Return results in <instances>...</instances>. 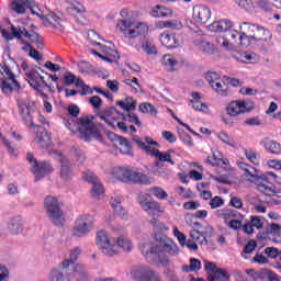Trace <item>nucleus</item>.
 <instances>
[{"label": "nucleus", "mask_w": 281, "mask_h": 281, "mask_svg": "<svg viewBox=\"0 0 281 281\" xmlns=\"http://www.w3.org/2000/svg\"><path fill=\"white\" fill-rule=\"evenodd\" d=\"M154 240L158 244L145 241L139 246L140 254L151 265L168 267V265H170V258L168 256L177 258V256L181 254V249L177 243L166 235H161L159 233L155 234Z\"/></svg>", "instance_id": "obj_1"}, {"label": "nucleus", "mask_w": 281, "mask_h": 281, "mask_svg": "<svg viewBox=\"0 0 281 281\" xmlns=\"http://www.w3.org/2000/svg\"><path fill=\"white\" fill-rule=\"evenodd\" d=\"M239 168L245 172L244 176L248 178V181L257 186L258 192L266 194V196L276 195V184H273V181H280L278 175L273 173V171L260 173L258 169L246 162H240Z\"/></svg>", "instance_id": "obj_2"}, {"label": "nucleus", "mask_w": 281, "mask_h": 281, "mask_svg": "<svg viewBox=\"0 0 281 281\" xmlns=\"http://www.w3.org/2000/svg\"><path fill=\"white\" fill-rule=\"evenodd\" d=\"M120 14L121 19L116 22V30L123 34L124 38L133 41L148 34V24L133 21L128 9H123Z\"/></svg>", "instance_id": "obj_3"}, {"label": "nucleus", "mask_w": 281, "mask_h": 281, "mask_svg": "<svg viewBox=\"0 0 281 281\" xmlns=\"http://www.w3.org/2000/svg\"><path fill=\"white\" fill-rule=\"evenodd\" d=\"M66 127L71 133H78V137L83 142H91V139H97L98 142H102V134L100 130L95 127L93 121L89 119V116H81L75 121H67Z\"/></svg>", "instance_id": "obj_4"}, {"label": "nucleus", "mask_w": 281, "mask_h": 281, "mask_svg": "<svg viewBox=\"0 0 281 281\" xmlns=\"http://www.w3.org/2000/svg\"><path fill=\"white\" fill-rule=\"evenodd\" d=\"M133 142H135L136 146H138L140 150H145L147 155H151V157H155L157 161L167 162V164H170L171 166H175L172 156L170 155L172 150L160 151L159 149L153 147V146H159V143H157V140H153V138L150 137H145V142H144L142 140V138H139V136H135L133 137Z\"/></svg>", "instance_id": "obj_5"}, {"label": "nucleus", "mask_w": 281, "mask_h": 281, "mask_svg": "<svg viewBox=\"0 0 281 281\" xmlns=\"http://www.w3.org/2000/svg\"><path fill=\"white\" fill-rule=\"evenodd\" d=\"M94 225L95 216H93V214L83 213L76 218L70 231V236H72V238H85L93 232Z\"/></svg>", "instance_id": "obj_6"}, {"label": "nucleus", "mask_w": 281, "mask_h": 281, "mask_svg": "<svg viewBox=\"0 0 281 281\" xmlns=\"http://www.w3.org/2000/svg\"><path fill=\"white\" fill-rule=\"evenodd\" d=\"M112 177L125 183H139L140 186H150L153 183L146 175L135 172L126 167H115L112 171Z\"/></svg>", "instance_id": "obj_7"}, {"label": "nucleus", "mask_w": 281, "mask_h": 281, "mask_svg": "<svg viewBox=\"0 0 281 281\" xmlns=\"http://www.w3.org/2000/svg\"><path fill=\"white\" fill-rule=\"evenodd\" d=\"M97 247H99L101 254L106 256V258H115V256H120V249L117 248V244L115 241V237H111L109 232L101 229L97 233Z\"/></svg>", "instance_id": "obj_8"}, {"label": "nucleus", "mask_w": 281, "mask_h": 281, "mask_svg": "<svg viewBox=\"0 0 281 281\" xmlns=\"http://www.w3.org/2000/svg\"><path fill=\"white\" fill-rule=\"evenodd\" d=\"M44 207L52 223L55 224L56 227H63L65 223V213L60 209L63 207V201L58 200L56 196H47L44 200Z\"/></svg>", "instance_id": "obj_9"}, {"label": "nucleus", "mask_w": 281, "mask_h": 281, "mask_svg": "<svg viewBox=\"0 0 281 281\" xmlns=\"http://www.w3.org/2000/svg\"><path fill=\"white\" fill-rule=\"evenodd\" d=\"M18 109L19 115L25 126H30V128H36V124H34V101L30 99V97L22 98L18 100Z\"/></svg>", "instance_id": "obj_10"}, {"label": "nucleus", "mask_w": 281, "mask_h": 281, "mask_svg": "<svg viewBox=\"0 0 281 281\" xmlns=\"http://www.w3.org/2000/svg\"><path fill=\"white\" fill-rule=\"evenodd\" d=\"M26 160L31 166V172H33L35 177V181H41L43 177H47V175H52L54 172V167L50 166L47 161L38 162L32 153L26 154Z\"/></svg>", "instance_id": "obj_11"}, {"label": "nucleus", "mask_w": 281, "mask_h": 281, "mask_svg": "<svg viewBox=\"0 0 281 281\" xmlns=\"http://www.w3.org/2000/svg\"><path fill=\"white\" fill-rule=\"evenodd\" d=\"M130 276L134 281H162L161 274L146 266H135L130 270Z\"/></svg>", "instance_id": "obj_12"}, {"label": "nucleus", "mask_w": 281, "mask_h": 281, "mask_svg": "<svg viewBox=\"0 0 281 281\" xmlns=\"http://www.w3.org/2000/svg\"><path fill=\"white\" fill-rule=\"evenodd\" d=\"M149 196L150 195L148 193H140L138 195V203L142 210H144V212L155 221V218L159 217V214H164L165 209L159 204V202L150 201Z\"/></svg>", "instance_id": "obj_13"}, {"label": "nucleus", "mask_w": 281, "mask_h": 281, "mask_svg": "<svg viewBox=\"0 0 281 281\" xmlns=\"http://www.w3.org/2000/svg\"><path fill=\"white\" fill-rule=\"evenodd\" d=\"M204 78L207 80L210 87L214 89L217 95H222L223 98H227L229 95V88L225 81L221 80V75L216 71H207L204 75Z\"/></svg>", "instance_id": "obj_14"}, {"label": "nucleus", "mask_w": 281, "mask_h": 281, "mask_svg": "<svg viewBox=\"0 0 281 281\" xmlns=\"http://www.w3.org/2000/svg\"><path fill=\"white\" fill-rule=\"evenodd\" d=\"M95 45L99 48H90V54H92L93 56H98L99 58H101V60H104L105 63H117V59L120 58V53H117V50L111 48V46L102 45L100 43H95Z\"/></svg>", "instance_id": "obj_15"}, {"label": "nucleus", "mask_w": 281, "mask_h": 281, "mask_svg": "<svg viewBox=\"0 0 281 281\" xmlns=\"http://www.w3.org/2000/svg\"><path fill=\"white\" fill-rule=\"evenodd\" d=\"M50 155L61 164L59 172L60 179L66 182L71 181V179H74V170L71 169V162H69V159L56 149L50 150Z\"/></svg>", "instance_id": "obj_16"}, {"label": "nucleus", "mask_w": 281, "mask_h": 281, "mask_svg": "<svg viewBox=\"0 0 281 281\" xmlns=\"http://www.w3.org/2000/svg\"><path fill=\"white\" fill-rule=\"evenodd\" d=\"M25 8H29L31 10V13L35 16H43V13H41V9H38V5H36V2L34 0H14L11 2V10L13 12H16V14H25Z\"/></svg>", "instance_id": "obj_17"}, {"label": "nucleus", "mask_w": 281, "mask_h": 281, "mask_svg": "<svg viewBox=\"0 0 281 281\" xmlns=\"http://www.w3.org/2000/svg\"><path fill=\"white\" fill-rule=\"evenodd\" d=\"M226 41L228 42V50L236 49V47H249V37L240 31H228L226 34Z\"/></svg>", "instance_id": "obj_18"}, {"label": "nucleus", "mask_w": 281, "mask_h": 281, "mask_svg": "<svg viewBox=\"0 0 281 281\" xmlns=\"http://www.w3.org/2000/svg\"><path fill=\"white\" fill-rule=\"evenodd\" d=\"M82 179L83 181H88V183L92 184L91 195L93 196V199H104V186H102V182H100V180L98 179V177H95V175H93V172H85Z\"/></svg>", "instance_id": "obj_19"}, {"label": "nucleus", "mask_w": 281, "mask_h": 281, "mask_svg": "<svg viewBox=\"0 0 281 281\" xmlns=\"http://www.w3.org/2000/svg\"><path fill=\"white\" fill-rule=\"evenodd\" d=\"M49 281H71L74 280V272L65 263H59L53 268L48 276Z\"/></svg>", "instance_id": "obj_20"}, {"label": "nucleus", "mask_w": 281, "mask_h": 281, "mask_svg": "<svg viewBox=\"0 0 281 281\" xmlns=\"http://www.w3.org/2000/svg\"><path fill=\"white\" fill-rule=\"evenodd\" d=\"M192 19L199 25H205L212 19V10L207 5L196 4L193 7Z\"/></svg>", "instance_id": "obj_21"}, {"label": "nucleus", "mask_w": 281, "mask_h": 281, "mask_svg": "<svg viewBox=\"0 0 281 281\" xmlns=\"http://www.w3.org/2000/svg\"><path fill=\"white\" fill-rule=\"evenodd\" d=\"M3 78L0 79V89L2 93H12V91H16V89L21 88V85L14 78V74L12 71H5Z\"/></svg>", "instance_id": "obj_22"}, {"label": "nucleus", "mask_w": 281, "mask_h": 281, "mask_svg": "<svg viewBox=\"0 0 281 281\" xmlns=\"http://www.w3.org/2000/svg\"><path fill=\"white\" fill-rule=\"evenodd\" d=\"M204 270L206 271V273H209L210 276H213V278L215 280H220V281H229L231 274L229 272H227L225 269L223 268H218L216 266V262H212V261H204Z\"/></svg>", "instance_id": "obj_23"}, {"label": "nucleus", "mask_w": 281, "mask_h": 281, "mask_svg": "<svg viewBox=\"0 0 281 281\" xmlns=\"http://www.w3.org/2000/svg\"><path fill=\"white\" fill-rule=\"evenodd\" d=\"M160 43L168 49H177V47H181V45H183V36L164 32L160 34Z\"/></svg>", "instance_id": "obj_24"}, {"label": "nucleus", "mask_w": 281, "mask_h": 281, "mask_svg": "<svg viewBox=\"0 0 281 281\" xmlns=\"http://www.w3.org/2000/svg\"><path fill=\"white\" fill-rule=\"evenodd\" d=\"M124 198L122 195H114L110 199V205L113 212L122 221H128V211L122 205Z\"/></svg>", "instance_id": "obj_25"}, {"label": "nucleus", "mask_w": 281, "mask_h": 281, "mask_svg": "<svg viewBox=\"0 0 281 281\" xmlns=\"http://www.w3.org/2000/svg\"><path fill=\"white\" fill-rule=\"evenodd\" d=\"M226 113L231 117H236V115H240L243 113H249V108H247V103L244 100L232 101L227 108Z\"/></svg>", "instance_id": "obj_26"}, {"label": "nucleus", "mask_w": 281, "mask_h": 281, "mask_svg": "<svg viewBox=\"0 0 281 281\" xmlns=\"http://www.w3.org/2000/svg\"><path fill=\"white\" fill-rule=\"evenodd\" d=\"M262 227H265V220L260 216L252 215L250 216V221L244 224L243 232L251 235L256 232L255 229H262Z\"/></svg>", "instance_id": "obj_27"}, {"label": "nucleus", "mask_w": 281, "mask_h": 281, "mask_svg": "<svg viewBox=\"0 0 281 281\" xmlns=\"http://www.w3.org/2000/svg\"><path fill=\"white\" fill-rule=\"evenodd\" d=\"M260 27V25L251 24L249 22H244L240 24L239 30L248 37V45H251V43L256 41V36H258Z\"/></svg>", "instance_id": "obj_28"}, {"label": "nucleus", "mask_w": 281, "mask_h": 281, "mask_svg": "<svg viewBox=\"0 0 281 281\" xmlns=\"http://www.w3.org/2000/svg\"><path fill=\"white\" fill-rule=\"evenodd\" d=\"M109 137L112 139L115 146H119V150L122 153V155H133V149L126 138L117 136L114 133H110Z\"/></svg>", "instance_id": "obj_29"}, {"label": "nucleus", "mask_w": 281, "mask_h": 281, "mask_svg": "<svg viewBox=\"0 0 281 281\" xmlns=\"http://www.w3.org/2000/svg\"><path fill=\"white\" fill-rule=\"evenodd\" d=\"M215 216H217V218H223L225 225H227L234 218H243V214H240L238 211L227 207L215 211Z\"/></svg>", "instance_id": "obj_30"}, {"label": "nucleus", "mask_w": 281, "mask_h": 281, "mask_svg": "<svg viewBox=\"0 0 281 281\" xmlns=\"http://www.w3.org/2000/svg\"><path fill=\"white\" fill-rule=\"evenodd\" d=\"M23 227H25V220L21 215H15L9 221L8 229L14 236L22 234Z\"/></svg>", "instance_id": "obj_31"}, {"label": "nucleus", "mask_w": 281, "mask_h": 281, "mask_svg": "<svg viewBox=\"0 0 281 281\" xmlns=\"http://www.w3.org/2000/svg\"><path fill=\"white\" fill-rule=\"evenodd\" d=\"M115 113H117V115L121 114L120 111L115 109V106H111L100 112L97 117H99V120H102V122L108 124V126H114L115 117L113 115H115Z\"/></svg>", "instance_id": "obj_32"}, {"label": "nucleus", "mask_w": 281, "mask_h": 281, "mask_svg": "<svg viewBox=\"0 0 281 281\" xmlns=\"http://www.w3.org/2000/svg\"><path fill=\"white\" fill-rule=\"evenodd\" d=\"M194 45L201 54H206L207 56H212V54H216V46L204 38H199L194 41Z\"/></svg>", "instance_id": "obj_33"}, {"label": "nucleus", "mask_w": 281, "mask_h": 281, "mask_svg": "<svg viewBox=\"0 0 281 281\" xmlns=\"http://www.w3.org/2000/svg\"><path fill=\"white\" fill-rule=\"evenodd\" d=\"M232 27H233L232 21L227 19L215 21L209 25L210 32H217V33L229 32Z\"/></svg>", "instance_id": "obj_34"}, {"label": "nucleus", "mask_w": 281, "mask_h": 281, "mask_svg": "<svg viewBox=\"0 0 281 281\" xmlns=\"http://www.w3.org/2000/svg\"><path fill=\"white\" fill-rule=\"evenodd\" d=\"M206 164L210 166H229V160L223 156V153L215 150L212 156L206 158Z\"/></svg>", "instance_id": "obj_35"}, {"label": "nucleus", "mask_w": 281, "mask_h": 281, "mask_svg": "<svg viewBox=\"0 0 281 281\" xmlns=\"http://www.w3.org/2000/svg\"><path fill=\"white\" fill-rule=\"evenodd\" d=\"M38 131L35 133V139L38 146L41 148H47L49 144H52V138L49 137V134L47 131H45L43 127H38Z\"/></svg>", "instance_id": "obj_36"}, {"label": "nucleus", "mask_w": 281, "mask_h": 281, "mask_svg": "<svg viewBox=\"0 0 281 281\" xmlns=\"http://www.w3.org/2000/svg\"><path fill=\"white\" fill-rule=\"evenodd\" d=\"M261 146L270 155H280V153H281L280 143H278L276 140H271L269 138H265V139L261 140Z\"/></svg>", "instance_id": "obj_37"}, {"label": "nucleus", "mask_w": 281, "mask_h": 281, "mask_svg": "<svg viewBox=\"0 0 281 281\" xmlns=\"http://www.w3.org/2000/svg\"><path fill=\"white\" fill-rule=\"evenodd\" d=\"M29 78V85L35 90L38 91L41 89V85H45V77L38 75V72H29L27 75Z\"/></svg>", "instance_id": "obj_38"}, {"label": "nucleus", "mask_w": 281, "mask_h": 281, "mask_svg": "<svg viewBox=\"0 0 281 281\" xmlns=\"http://www.w3.org/2000/svg\"><path fill=\"white\" fill-rule=\"evenodd\" d=\"M150 16L156 19H166L168 16H172V9L164 5H156L154 9H151Z\"/></svg>", "instance_id": "obj_39"}, {"label": "nucleus", "mask_w": 281, "mask_h": 281, "mask_svg": "<svg viewBox=\"0 0 281 281\" xmlns=\"http://www.w3.org/2000/svg\"><path fill=\"white\" fill-rule=\"evenodd\" d=\"M117 249H123V251H133V241L127 236L121 235L115 239Z\"/></svg>", "instance_id": "obj_40"}, {"label": "nucleus", "mask_w": 281, "mask_h": 281, "mask_svg": "<svg viewBox=\"0 0 281 281\" xmlns=\"http://www.w3.org/2000/svg\"><path fill=\"white\" fill-rule=\"evenodd\" d=\"M116 106H120L123 111H135L137 109V101L132 97H127L124 100L116 101Z\"/></svg>", "instance_id": "obj_41"}, {"label": "nucleus", "mask_w": 281, "mask_h": 281, "mask_svg": "<svg viewBox=\"0 0 281 281\" xmlns=\"http://www.w3.org/2000/svg\"><path fill=\"white\" fill-rule=\"evenodd\" d=\"M80 254H82V249H80L79 247H76L72 250H70L69 257L64 259L60 263L66 265V267H68L69 269L71 265H76V262L78 261V258H80Z\"/></svg>", "instance_id": "obj_42"}, {"label": "nucleus", "mask_w": 281, "mask_h": 281, "mask_svg": "<svg viewBox=\"0 0 281 281\" xmlns=\"http://www.w3.org/2000/svg\"><path fill=\"white\" fill-rule=\"evenodd\" d=\"M67 10L70 14H85L87 12V8L77 0H69Z\"/></svg>", "instance_id": "obj_43"}, {"label": "nucleus", "mask_w": 281, "mask_h": 281, "mask_svg": "<svg viewBox=\"0 0 281 281\" xmlns=\"http://www.w3.org/2000/svg\"><path fill=\"white\" fill-rule=\"evenodd\" d=\"M70 273H74V278L78 276V278H81V280H87V278H89V271L87 270V267L82 263H76L74 266V269L70 270Z\"/></svg>", "instance_id": "obj_44"}, {"label": "nucleus", "mask_w": 281, "mask_h": 281, "mask_svg": "<svg viewBox=\"0 0 281 281\" xmlns=\"http://www.w3.org/2000/svg\"><path fill=\"white\" fill-rule=\"evenodd\" d=\"M149 196H155L160 201H166L168 199V192L164 190L161 187H151L148 189Z\"/></svg>", "instance_id": "obj_45"}, {"label": "nucleus", "mask_w": 281, "mask_h": 281, "mask_svg": "<svg viewBox=\"0 0 281 281\" xmlns=\"http://www.w3.org/2000/svg\"><path fill=\"white\" fill-rule=\"evenodd\" d=\"M46 21L48 22V25H53L55 30H59V27H63V19L56 13H50L46 16Z\"/></svg>", "instance_id": "obj_46"}, {"label": "nucleus", "mask_w": 281, "mask_h": 281, "mask_svg": "<svg viewBox=\"0 0 281 281\" xmlns=\"http://www.w3.org/2000/svg\"><path fill=\"white\" fill-rule=\"evenodd\" d=\"M26 38H30L31 43H34L37 49H43L45 47L43 38L36 32L29 33V35H26Z\"/></svg>", "instance_id": "obj_47"}, {"label": "nucleus", "mask_w": 281, "mask_h": 281, "mask_svg": "<svg viewBox=\"0 0 281 281\" xmlns=\"http://www.w3.org/2000/svg\"><path fill=\"white\" fill-rule=\"evenodd\" d=\"M271 38H272L271 31L265 29V26H261L257 33V36L255 37V41L267 42V41H271Z\"/></svg>", "instance_id": "obj_48"}, {"label": "nucleus", "mask_w": 281, "mask_h": 281, "mask_svg": "<svg viewBox=\"0 0 281 281\" xmlns=\"http://www.w3.org/2000/svg\"><path fill=\"white\" fill-rule=\"evenodd\" d=\"M160 63H161V65H164L165 67H169L170 69H172L173 67H177V65H179V61H177V58L170 54L165 55L161 58Z\"/></svg>", "instance_id": "obj_49"}, {"label": "nucleus", "mask_w": 281, "mask_h": 281, "mask_svg": "<svg viewBox=\"0 0 281 281\" xmlns=\"http://www.w3.org/2000/svg\"><path fill=\"white\" fill-rule=\"evenodd\" d=\"M11 34L14 38H19L21 41V38H23V36H25V38H27L30 33L23 26H18V27L11 26Z\"/></svg>", "instance_id": "obj_50"}, {"label": "nucleus", "mask_w": 281, "mask_h": 281, "mask_svg": "<svg viewBox=\"0 0 281 281\" xmlns=\"http://www.w3.org/2000/svg\"><path fill=\"white\" fill-rule=\"evenodd\" d=\"M0 139L1 142H3V145L5 146L10 157H18L19 153L16 151V147L12 145V143H10V140L5 138V136L1 134H0Z\"/></svg>", "instance_id": "obj_51"}, {"label": "nucleus", "mask_w": 281, "mask_h": 281, "mask_svg": "<svg viewBox=\"0 0 281 281\" xmlns=\"http://www.w3.org/2000/svg\"><path fill=\"white\" fill-rule=\"evenodd\" d=\"M138 111H140V113H149L150 115H157L158 113L157 108L148 102L140 103L138 105Z\"/></svg>", "instance_id": "obj_52"}, {"label": "nucleus", "mask_w": 281, "mask_h": 281, "mask_svg": "<svg viewBox=\"0 0 281 281\" xmlns=\"http://www.w3.org/2000/svg\"><path fill=\"white\" fill-rule=\"evenodd\" d=\"M161 27H168L169 30H183V23L179 20H167L161 23Z\"/></svg>", "instance_id": "obj_53"}, {"label": "nucleus", "mask_w": 281, "mask_h": 281, "mask_svg": "<svg viewBox=\"0 0 281 281\" xmlns=\"http://www.w3.org/2000/svg\"><path fill=\"white\" fill-rule=\"evenodd\" d=\"M205 188H206V186L203 182L198 183V186H196V190H198V192H200L201 199H203V201H211L212 191H207V190H205Z\"/></svg>", "instance_id": "obj_54"}, {"label": "nucleus", "mask_w": 281, "mask_h": 281, "mask_svg": "<svg viewBox=\"0 0 281 281\" xmlns=\"http://www.w3.org/2000/svg\"><path fill=\"white\" fill-rule=\"evenodd\" d=\"M140 47L148 56H156L157 54V47L151 42L145 41Z\"/></svg>", "instance_id": "obj_55"}, {"label": "nucleus", "mask_w": 281, "mask_h": 281, "mask_svg": "<svg viewBox=\"0 0 281 281\" xmlns=\"http://www.w3.org/2000/svg\"><path fill=\"white\" fill-rule=\"evenodd\" d=\"M189 102L194 111H200L201 113H207V111H210V108L204 102L199 100H190Z\"/></svg>", "instance_id": "obj_56"}, {"label": "nucleus", "mask_w": 281, "mask_h": 281, "mask_svg": "<svg viewBox=\"0 0 281 281\" xmlns=\"http://www.w3.org/2000/svg\"><path fill=\"white\" fill-rule=\"evenodd\" d=\"M120 115H122V120H124V122H131L132 124H135L136 126H142V121H139V117L137 116V114L135 113H121Z\"/></svg>", "instance_id": "obj_57"}, {"label": "nucleus", "mask_w": 281, "mask_h": 281, "mask_svg": "<svg viewBox=\"0 0 281 281\" xmlns=\"http://www.w3.org/2000/svg\"><path fill=\"white\" fill-rule=\"evenodd\" d=\"M218 140L222 142L223 144H226V146H231L232 148H236V142L229 137V134L225 132H221L218 135Z\"/></svg>", "instance_id": "obj_58"}, {"label": "nucleus", "mask_w": 281, "mask_h": 281, "mask_svg": "<svg viewBox=\"0 0 281 281\" xmlns=\"http://www.w3.org/2000/svg\"><path fill=\"white\" fill-rule=\"evenodd\" d=\"M77 87H80L81 89L79 95H91L93 93V89L85 83L82 79H77Z\"/></svg>", "instance_id": "obj_59"}, {"label": "nucleus", "mask_w": 281, "mask_h": 281, "mask_svg": "<svg viewBox=\"0 0 281 281\" xmlns=\"http://www.w3.org/2000/svg\"><path fill=\"white\" fill-rule=\"evenodd\" d=\"M226 227H229V229H233L234 232H238V229L245 227V224H243L241 218H233L226 224Z\"/></svg>", "instance_id": "obj_60"}, {"label": "nucleus", "mask_w": 281, "mask_h": 281, "mask_svg": "<svg viewBox=\"0 0 281 281\" xmlns=\"http://www.w3.org/2000/svg\"><path fill=\"white\" fill-rule=\"evenodd\" d=\"M244 155L255 166H258L259 160H258V153L254 149H245Z\"/></svg>", "instance_id": "obj_61"}, {"label": "nucleus", "mask_w": 281, "mask_h": 281, "mask_svg": "<svg viewBox=\"0 0 281 281\" xmlns=\"http://www.w3.org/2000/svg\"><path fill=\"white\" fill-rule=\"evenodd\" d=\"M209 205L211 210H218V207H223L225 205V200L216 195L210 200Z\"/></svg>", "instance_id": "obj_62"}, {"label": "nucleus", "mask_w": 281, "mask_h": 281, "mask_svg": "<svg viewBox=\"0 0 281 281\" xmlns=\"http://www.w3.org/2000/svg\"><path fill=\"white\" fill-rule=\"evenodd\" d=\"M241 60L243 63H250L251 65H254L255 63H257L258 60H260V57L258 55H256V53H245L244 55H241Z\"/></svg>", "instance_id": "obj_63"}, {"label": "nucleus", "mask_w": 281, "mask_h": 281, "mask_svg": "<svg viewBox=\"0 0 281 281\" xmlns=\"http://www.w3.org/2000/svg\"><path fill=\"white\" fill-rule=\"evenodd\" d=\"M173 236L178 239L181 247H186L188 237L186 236V234L181 233L177 226L173 227Z\"/></svg>", "instance_id": "obj_64"}]
</instances>
